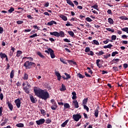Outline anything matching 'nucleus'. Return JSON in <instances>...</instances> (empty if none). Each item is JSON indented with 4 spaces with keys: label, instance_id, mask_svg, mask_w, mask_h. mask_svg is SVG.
I'll use <instances>...</instances> for the list:
<instances>
[{
    "label": "nucleus",
    "instance_id": "obj_42",
    "mask_svg": "<svg viewBox=\"0 0 128 128\" xmlns=\"http://www.w3.org/2000/svg\"><path fill=\"white\" fill-rule=\"evenodd\" d=\"M121 30H122V32H126L128 34V27L122 28Z\"/></svg>",
    "mask_w": 128,
    "mask_h": 128
},
{
    "label": "nucleus",
    "instance_id": "obj_53",
    "mask_svg": "<svg viewBox=\"0 0 128 128\" xmlns=\"http://www.w3.org/2000/svg\"><path fill=\"white\" fill-rule=\"evenodd\" d=\"M33 28H34V30H40V28L38 26H36V25L33 26Z\"/></svg>",
    "mask_w": 128,
    "mask_h": 128
},
{
    "label": "nucleus",
    "instance_id": "obj_56",
    "mask_svg": "<svg viewBox=\"0 0 128 128\" xmlns=\"http://www.w3.org/2000/svg\"><path fill=\"white\" fill-rule=\"evenodd\" d=\"M40 112H41L42 114H46V111H44V110L41 109Z\"/></svg>",
    "mask_w": 128,
    "mask_h": 128
},
{
    "label": "nucleus",
    "instance_id": "obj_11",
    "mask_svg": "<svg viewBox=\"0 0 128 128\" xmlns=\"http://www.w3.org/2000/svg\"><path fill=\"white\" fill-rule=\"evenodd\" d=\"M67 1V4H69L70 6H71L72 8H74V4L72 3V2L70 0H66Z\"/></svg>",
    "mask_w": 128,
    "mask_h": 128
},
{
    "label": "nucleus",
    "instance_id": "obj_6",
    "mask_svg": "<svg viewBox=\"0 0 128 128\" xmlns=\"http://www.w3.org/2000/svg\"><path fill=\"white\" fill-rule=\"evenodd\" d=\"M49 52L52 58H56V56L54 55V50H52V49L51 48H49Z\"/></svg>",
    "mask_w": 128,
    "mask_h": 128
},
{
    "label": "nucleus",
    "instance_id": "obj_35",
    "mask_svg": "<svg viewBox=\"0 0 128 128\" xmlns=\"http://www.w3.org/2000/svg\"><path fill=\"white\" fill-rule=\"evenodd\" d=\"M16 126H17V128H24V125L22 123H19L16 124Z\"/></svg>",
    "mask_w": 128,
    "mask_h": 128
},
{
    "label": "nucleus",
    "instance_id": "obj_39",
    "mask_svg": "<svg viewBox=\"0 0 128 128\" xmlns=\"http://www.w3.org/2000/svg\"><path fill=\"white\" fill-rule=\"evenodd\" d=\"M103 56L104 58H105V60H108V58L110 56V54H107L106 55H104Z\"/></svg>",
    "mask_w": 128,
    "mask_h": 128
},
{
    "label": "nucleus",
    "instance_id": "obj_54",
    "mask_svg": "<svg viewBox=\"0 0 128 128\" xmlns=\"http://www.w3.org/2000/svg\"><path fill=\"white\" fill-rule=\"evenodd\" d=\"M36 36H38V34H34L30 36V38H36Z\"/></svg>",
    "mask_w": 128,
    "mask_h": 128
},
{
    "label": "nucleus",
    "instance_id": "obj_5",
    "mask_svg": "<svg viewBox=\"0 0 128 128\" xmlns=\"http://www.w3.org/2000/svg\"><path fill=\"white\" fill-rule=\"evenodd\" d=\"M14 102L18 108H20V104H22V102H20V98H18L14 100Z\"/></svg>",
    "mask_w": 128,
    "mask_h": 128
},
{
    "label": "nucleus",
    "instance_id": "obj_58",
    "mask_svg": "<svg viewBox=\"0 0 128 128\" xmlns=\"http://www.w3.org/2000/svg\"><path fill=\"white\" fill-rule=\"evenodd\" d=\"M2 116V107L0 108V116Z\"/></svg>",
    "mask_w": 128,
    "mask_h": 128
},
{
    "label": "nucleus",
    "instance_id": "obj_45",
    "mask_svg": "<svg viewBox=\"0 0 128 128\" xmlns=\"http://www.w3.org/2000/svg\"><path fill=\"white\" fill-rule=\"evenodd\" d=\"M90 52V48L88 46H87L85 49V52Z\"/></svg>",
    "mask_w": 128,
    "mask_h": 128
},
{
    "label": "nucleus",
    "instance_id": "obj_46",
    "mask_svg": "<svg viewBox=\"0 0 128 128\" xmlns=\"http://www.w3.org/2000/svg\"><path fill=\"white\" fill-rule=\"evenodd\" d=\"M86 20L88 22H92V18H90V17H87L86 18Z\"/></svg>",
    "mask_w": 128,
    "mask_h": 128
},
{
    "label": "nucleus",
    "instance_id": "obj_12",
    "mask_svg": "<svg viewBox=\"0 0 128 128\" xmlns=\"http://www.w3.org/2000/svg\"><path fill=\"white\" fill-rule=\"evenodd\" d=\"M60 18H62V20H63L64 22H66V20H68V17H66V16H64V15L60 14Z\"/></svg>",
    "mask_w": 128,
    "mask_h": 128
},
{
    "label": "nucleus",
    "instance_id": "obj_1",
    "mask_svg": "<svg viewBox=\"0 0 128 128\" xmlns=\"http://www.w3.org/2000/svg\"><path fill=\"white\" fill-rule=\"evenodd\" d=\"M34 92L35 94V96L40 98L44 100H46L48 98H50V94H48V92L46 90L35 86L34 88Z\"/></svg>",
    "mask_w": 128,
    "mask_h": 128
},
{
    "label": "nucleus",
    "instance_id": "obj_41",
    "mask_svg": "<svg viewBox=\"0 0 128 128\" xmlns=\"http://www.w3.org/2000/svg\"><path fill=\"white\" fill-rule=\"evenodd\" d=\"M54 74H55V76H56L57 77L61 76L60 74V72H57L56 70H55Z\"/></svg>",
    "mask_w": 128,
    "mask_h": 128
},
{
    "label": "nucleus",
    "instance_id": "obj_20",
    "mask_svg": "<svg viewBox=\"0 0 128 128\" xmlns=\"http://www.w3.org/2000/svg\"><path fill=\"white\" fill-rule=\"evenodd\" d=\"M69 120H66L64 122H63V123L61 124V126H62V128H64V126H66V124H68V122Z\"/></svg>",
    "mask_w": 128,
    "mask_h": 128
},
{
    "label": "nucleus",
    "instance_id": "obj_21",
    "mask_svg": "<svg viewBox=\"0 0 128 128\" xmlns=\"http://www.w3.org/2000/svg\"><path fill=\"white\" fill-rule=\"evenodd\" d=\"M0 56L2 60H4V58H6V54L4 53L0 52Z\"/></svg>",
    "mask_w": 128,
    "mask_h": 128
},
{
    "label": "nucleus",
    "instance_id": "obj_22",
    "mask_svg": "<svg viewBox=\"0 0 128 128\" xmlns=\"http://www.w3.org/2000/svg\"><path fill=\"white\" fill-rule=\"evenodd\" d=\"M60 92H64V90H66V86L64 85V84H62V88L60 90Z\"/></svg>",
    "mask_w": 128,
    "mask_h": 128
},
{
    "label": "nucleus",
    "instance_id": "obj_60",
    "mask_svg": "<svg viewBox=\"0 0 128 128\" xmlns=\"http://www.w3.org/2000/svg\"><path fill=\"white\" fill-rule=\"evenodd\" d=\"M25 58H27V60H30L31 61L34 60V58L32 57H25Z\"/></svg>",
    "mask_w": 128,
    "mask_h": 128
},
{
    "label": "nucleus",
    "instance_id": "obj_29",
    "mask_svg": "<svg viewBox=\"0 0 128 128\" xmlns=\"http://www.w3.org/2000/svg\"><path fill=\"white\" fill-rule=\"evenodd\" d=\"M92 44H96V46H100V42H98V40H94L92 42Z\"/></svg>",
    "mask_w": 128,
    "mask_h": 128
},
{
    "label": "nucleus",
    "instance_id": "obj_7",
    "mask_svg": "<svg viewBox=\"0 0 128 128\" xmlns=\"http://www.w3.org/2000/svg\"><path fill=\"white\" fill-rule=\"evenodd\" d=\"M6 104H8L10 110H12L14 109V106L8 100H6Z\"/></svg>",
    "mask_w": 128,
    "mask_h": 128
},
{
    "label": "nucleus",
    "instance_id": "obj_28",
    "mask_svg": "<svg viewBox=\"0 0 128 128\" xmlns=\"http://www.w3.org/2000/svg\"><path fill=\"white\" fill-rule=\"evenodd\" d=\"M68 34L72 38H74V33L72 31H68Z\"/></svg>",
    "mask_w": 128,
    "mask_h": 128
},
{
    "label": "nucleus",
    "instance_id": "obj_30",
    "mask_svg": "<svg viewBox=\"0 0 128 128\" xmlns=\"http://www.w3.org/2000/svg\"><path fill=\"white\" fill-rule=\"evenodd\" d=\"M59 36H60V38H64V32L63 31H60L59 32Z\"/></svg>",
    "mask_w": 128,
    "mask_h": 128
},
{
    "label": "nucleus",
    "instance_id": "obj_31",
    "mask_svg": "<svg viewBox=\"0 0 128 128\" xmlns=\"http://www.w3.org/2000/svg\"><path fill=\"white\" fill-rule=\"evenodd\" d=\"M108 22H109L110 24H114V20L112 18H108Z\"/></svg>",
    "mask_w": 128,
    "mask_h": 128
},
{
    "label": "nucleus",
    "instance_id": "obj_2",
    "mask_svg": "<svg viewBox=\"0 0 128 128\" xmlns=\"http://www.w3.org/2000/svg\"><path fill=\"white\" fill-rule=\"evenodd\" d=\"M36 63L30 61H26L24 62V66L26 68V70H30L34 66V68L36 67Z\"/></svg>",
    "mask_w": 128,
    "mask_h": 128
},
{
    "label": "nucleus",
    "instance_id": "obj_26",
    "mask_svg": "<svg viewBox=\"0 0 128 128\" xmlns=\"http://www.w3.org/2000/svg\"><path fill=\"white\" fill-rule=\"evenodd\" d=\"M30 100L32 102V104H36V99H34V96H30Z\"/></svg>",
    "mask_w": 128,
    "mask_h": 128
},
{
    "label": "nucleus",
    "instance_id": "obj_64",
    "mask_svg": "<svg viewBox=\"0 0 128 128\" xmlns=\"http://www.w3.org/2000/svg\"><path fill=\"white\" fill-rule=\"evenodd\" d=\"M4 32V28L0 27V34H2Z\"/></svg>",
    "mask_w": 128,
    "mask_h": 128
},
{
    "label": "nucleus",
    "instance_id": "obj_38",
    "mask_svg": "<svg viewBox=\"0 0 128 128\" xmlns=\"http://www.w3.org/2000/svg\"><path fill=\"white\" fill-rule=\"evenodd\" d=\"M84 108L86 110L87 112H90V108L86 105H84Z\"/></svg>",
    "mask_w": 128,
    "mask_h": 128
},
{
    "label": "nucleus",
    "instance_id": "obj_4",
    "mask_svg": "<svg viewBox=\"0 0 128 128\" xmlns=\"http://www.w3.org/2000/svg\"><path fill=\"white\" fill-rule=\"evenodd\" d=\"M46 120H44V118H40L39 120L36 121V124L38 126H40V124H44Z\"/></svg>",
    "mask_w": 128,
    "mask_h": 128
},
{
    "label": "nucleus",
    "instance_id": "obj_40",
    "mask_svg": "<svg viewBox=\"0 0 128 128\" xmlns=\"http://www.w3.org/2000/svg\"><path fill=\"white\" fill-rule=\"evenodd\" d=\"M77 76H78L79 78H84V76H82L80 73H78Z\"/></svg>",
    "mask_w": 128,
    "mask_h": 128
},
{
    "label": "nucleus",
    "instance_id": "obj_14",
    "mask_svg": "<svg viewBox=\"0 0 128 128\" xmlns=\"http://www.w3.org/2000/svg\"><path fill=\"white\" fill-rule=\"evenodd\" d=\"M100 112V111L98 110V108H96V110L94 111V116H96V118H98V113Z\"/></svg>",
    "mask_w": 128,
    "mask_h": 128
},
{
    "label": "nucleus",
    "instance_id": "obj_8",
    "mask_svg": "<svg viewBox=\"0 0 128 128\" xmlns=\"http://www.w3.org/2000/svg\"><path fill=\"white\" fill-rule=\"evenodd\" d=\"M50 34L56 36V38H60V33L58 32H50Z\"/></svg>",
    "mask_w": 128,
    "mask_h": 128
},
{
    "label": "nucleus",
    "instance_id": "obj_51",
    "mask_svg": "<svg viewBox=\"0 0 128 128\" xmlns=\"http://www.w3.org/2000/svg\"><path fill=\"white\" fill-rule=\"evenodd\" d=\"M0 100H4V94H2V92L0 93Z\"/></svg>",
    "mask_w": 128,
    "mask_h": 128
},
{
    "label": "nucleus",
    "instance_id": "obj_43",
    "mask_svg": "<svg viewBox=\"0 0 128 128\" xmlns=\"http://www.w3.org/2000/svg\"><path fill=\"white\" fill-rule=\"evenodd\" d=\"M52 122V120L50 119L49 118H47L46 120V124H48Z\"/></svg>",
    "mask_w": 128,
    "mask_h": 128
},
{
    "label": "nucleus",
    "instance_id": "obj_63",
    "mask_svg": "<svg viewBox=\"0 0 128 128\" xmlns=\"http://www.w3.org/2000/svg\"><path fill=\"white\" fill-rule=\"evenodd\" d=\"M107 12L108 14H112V10L110 9L108 10Z\"/></svg>",
    "mask_w": 128,
    "mask_h": 128
},
{
    "label": "nucleus",
    "instance_id": "obj_47",
    "mask_svg": "<svg viewBox=\"0 0 128 128\" xmlns=\"http://www.w3.org/2000/svg\"><path fill=\"white\" fill-rule=\"evenodd\" d=\"M67 24H66V26H72V24H70V22H67Z\"/></svg>",
    "mask_w": 128,
    "mask_h": 128
},
{
    "label": "nucleus",
    "instance_id": "obj_59",
    "mask_svg": "<svg viewBox=\"0 0 128 128\" xmlns=\"http://www.w3.org/2000/svg\"><path fill=\"white\" fill-rule=\"evenodd\" d=\"M112 68H113L114 70V72H116V71L118 70V68L117 66H114Z\"/></svg>",
    "mask_w": 128,
    "mask_h": 128
},
{
    "label": "nucleus",
    "instance_id": "obj_3",
    "mask_svg": "<svg viewBox=\"0 0 128 128\" xmlns=\"http://www.w3.org/2000/svg\"><path fill=\"white\" fill-rule=\"evenodd\" d=\"M72 118L75 122H78L80 118H82V116L80 114H74L72 116Z\"/></svg>",
    "mask_w": 128,
    "mask_h": 128
},
{
    "label": "nucleus",
    "instance_id": "obj_25",
    "mask_svg": "<svg viewBox=\"0 0 128 128\" xmlns=\"http://www.w3.org/2000/svg\"><path fill=\"white\" fill-rule=\"evenodd\" d=\"M70 108V104L68 103H65L64 104V110H66V108Z\"/></svg>",
    "mask_w": 128,
    "mask_h": 128
},
{
    "label": "nucleus",
    "instance_id": "obj_10",
    "mask_svg": "<svg viewBox=\"0 0 128 128\" xmlns=\"http://www.w3.org/2000/svg\"><path fill=\"white\" fill-rule=\"evenodd\" d=\"M51 108L52 110H56V108H58V105L56 104V102H54V104L51 106Z\"/></svg>",
    "mask_w": 128,
    "mask_h": 128
},
{
    "label": "nucleus",
    "instance_id": "obj_18",
    "mask_svg": "<svg viewBox=\"0 0 128 128\" xmlns=\"http://www.w3.org/2000/svg\"><path fill=\"white\" fill-rule=\"evenodd\" d=\"M96 54H97L98 56H102V54H104V52L102 50H100L99 52H96Z\"/></svg>",
    "mask_w": 128,
    "mask_h": 128
},
{
    "label": "nucleus",
    "instance_id": "obj_55",
    "mask_svg": "<svg viewBox=\"0 0 128 128\" xmlns=\"http://www.w3.org/2000/svg\"><path fill=\"white\" fill-rule=\"evenodd\" d=\"M84 74L86 76L87 78H90V74H88V72H84Z\"/></svg>",
    "mask_w": 128,
    "mask_h": 128
},
{
    "label": "nucleus",
    "instance_id": "obj_50",
    "mask_svg": "<svg viewBox=\"0 0 128 128\" xmlns=\"http://www.w3.org/2000/svg\"><path fill=\"white\" fill-rule=\"evenodd\" d=\"M17 24H24V21L22 20H18L16 22Z\"/></svg>",
    "mask_w": 128,
    "mask_h": 128
},
{
    "label": "nucleus",
    "instance_id": "obj_44",
    "mask_svg": "<svg viewBox=\"0 0 128 128\" xmlns=\"http://www.w3.org/2000/svg\"><path fill=\"white\" fill-rule=\"evenodd\" d=\"M116 54H118V52L116 51L112 52V56H116Z\"/></svg>",
    "mask_w": 128,
    "mask_h": 128
},
{
    "label": "nucleus",
    "instance_id": "obj_17",
    "mask_svg": "<svg viewBox=\"0 0 128 128\" xmlns=\"http://www.w3.org/2000/svg\"><path fill=\"white\" fill-rule=\"evenodd\" d=\"M24 90H25V92L26 94H30V87H24L23 88Z\"/></svg>",
    "mask_w": 128,
    "mask_h": 128
},
{
    "label": "nucleus",
    "instance_id": "obj_37",
    "mask_svg": "<svg viewBox=\"0 0 128 128\" xmlns=\"http://www.w3.org/2000/svg\"><path fill=\"white\" fill-rule=\"evenodd\" d=\"M64 74H65V76H66V80H68L72 78L70 75V74H68L66 72H65Z\"/></svg>",
    "mask_w": 128,
    "mask_h": 128
},
{
    "label": "nucleus",
    "instance_id": "obj_27",
    "mask_svg": "<svg viewBox=\"0 0 128 128\" xmlns=\"http://www.w3.org/2000/svg\"><path fill=\"white\" fill-rule=\"evenodd\" d=\"M88 98H86L82 100V104L84 106H86V104L88 103Z\"/></svg>",
    "mask_w": 128,
    "mask_h": 128
},
{
    "label": "nucleus",
    "instance_id": "obj_13",
    "mask_svg": "<svg viewBox=\"0 0 128 128\" xmlns=\"http://www.w3.org/2000/svg\"><path fill=\"white\" fill-rule=\"evenodd\" d=\"M48 26H52V24H56V21L51 20L50 22H48L47 24Z\"/></svg>",
    "mask_w": 128,
    "mask_h": 128
},
{
    "label": "nucleus",
    "instance_id": "obj_62",
    "mask_svg": "<svg viewBox=\"0 0 128 128\" xmlns=\"http://www.w3.org/2000/svg\"><path fill=\"white\" fill-rule=\"evenodd\" d=\"M108 42H110V40L109 39H106V40H105V41H104L103 42L105 44H108Z\"/></svg>",
    "mask_w": 128,
    "mask_h": 128
},
{
    "label": "nucleus",
    "instance_id": "obj_9",
    "mask_svg": "<svg viewBox=\"0 0 128 128\" xmlns=\"http://www.w3.org/2000/svg\"><path fill=\"white\" fill-rule=\"evenodd\" d=\"M72 104H73L75 108H78L80 106H78V102L77 100H73Z\"/></svg>",
    "mask_w": 128,
    "mask_h": 128
},
{
    "label": "nucleus",
    "instance_id": "obj_33",
    "mask_svg": "<svg viewBox=\"0 0 128 128\" xmlns=\"http://www.w3.org/2000/svg\"><path fill=\"white\" fill-rule=\"evenodd\" d=\"M13 12H14V8L12 6L10 8V10H8V12H9V14H12Z\"/></svg>",
    "mask_w": 128,
    "mask_h": 128
},
{
    "label": "nucleus",
    "instance_id": "obj_52",
    "mask_svg": "<svg viewBox=\"0 0 128 128\" xmlns=\"http://www.w3.org/2000/svg\"><path fill=\"white\" fill-rule=\"evenodd\" d=\"M92 8H94L95 10H98V5H94L93 6H92Z\"/></svg>",
    "mask_w": 128,
    "mask_h": 128
},
{
    "label": "nucleus",
    "instance_id": "obj_57",
    "mask_svg": "<svg viewBox=\"0 0 128 128\" xmlns=\"http://www.w3.org/2000/svg\"><path fill=\"white\" fill-rule=\"evenodd\" d=\"M27 18H30V20L34 19V18H32V16L30 14H28Z\"/></svg>",
    "mask_w": 128,
    "mask_h": 128
},
{
    "label": "nucleus",
    "instance_id": "obj_24",
    "mask_svg": "<svg viewBox=\"0 0 128 128\" xmlns=\"http://www.w3.org/2000/svg\"><path fill=\"white\" fill-rule=\"evenodd\" d=\"M14 70H12L10 74V78H14Z\"/></svg>",
    "mask_w": 128,
    "mask_h": 128
},
{
    "label": "nucleus",
    "instance_id": "obj_34",
    "mask_svg": "<svg viewBox=\"0 0 128 128\" xmlns=\"http://www.w3.org/2000/svg\"><path fill=\"white\" fill-rule=\"evenodd\" d=\"M113 46L112 44H109L108 46H104V48H112Z\"/></svg>",
    "mask_w": 128,
    "mask_h": 128
},
{
    "label": "nucleus",
    "instance_id": "obj_49",
    "mask_svg": "<svg viewBox=\"0 0 128 128\" xmlns=\"http://www.w3.org/2000/svg\"><path fill=\"white\" fill-rule=\"evenodd\" d=\"M60 61L62 62L63 64H66V62L62 58H60Z\"/></svg>",
    "mask_w": 128,
    "mask_h": 128
},
{
    "label": "nucleus",
    "instance_id": "obj_15",
    "mask_svg": "<svg viewBox=\"0 0 128 128\" xmlns=\"http://www.w3.org/2000/svg\"><path fill=\"white\" fill-rule=\"evenodd\" d=\"M21 54H22V51L18 50L16 52V56H17V58H20Z\"/></svg>",
    "mask_w": 128,
    "mask_h": 128
},
{
    "label": "nucleus",
    "instance_id": "obj_16",
    "mask_svg": "<svg viewBox=\"0 0 128 128\" xmlns=\"http://www.w3.org/2000/svg\"><path fill=\"white\" fill-rule=\"evenodd\" d=\"M68 64H71V66H72V64H74V66H76V62L72 60H68Z\"/></svg>",
    "mask_w": 128,
    "mask_h": 128
},
{
    "label": "nucleus",
    "instance_id": "obj_36",
    "mask_svg": "<svg viewBox=\"0 0 128 128\" xmlns=\"http://www.w3.org/2000/svg\"><path fill=\"white\" fill-rule=\"evenodd\" d=\"M38 56H40V58H44V56H43L42 54V52H36Z\"/></svg>",
    "mask_w": 128,
    "mask_h": 128
},
{
    "label": "nucleus",
    "instance_id": "obj_32",
    "mask_svg": "<svg viewBox=\"0 0 128 128\" xmlns=\"http://www.w3.org/2000/svg\"><path fill=\"white\" fill-rule=\"evenodd\" d=\"M120 20H128V18L126 16H121L120 17Z\"/></svg>",
    "mask_w": 128,
    "mask_h": 128
},
{
    "label": "nucleus",
    "instance_id": "obj_61",
    "mask_svg": "<svg viewBox=\"0 0 128 128\" xmlns=\"http://www.w3.org/2000/svg\"><path fill=\"white\" fill-rule=\"evenodd\" d=\"M64 42H70V40L68 38L64 39Z\"/></svg>",
    "mask_w": 128,
    "mask_h": 128
},
{
    "label": "nucleus",
    "instance_id": "obj_19",
    "mask_svg": "<svg viewBox=\"0 0 128 128\" xmlns=\"http://www.w3.org/2000/svg\"><path fill=\"white\" fill-rule=\"evenodd\" d=\"M23 80H28V74L26 73L24 74Z\"/></svg>",
    "mask_w": 128,
    "mask_h": 128
},
{
    "label": "nucleus",
    "instance_id": "obj_23",
    "mask_svg": "<svg viewBox=\"0 0 128 128\" xmlns=\"http://www.w3.org/2000/svg\"><path fill=\"white\" fill-rule=\"evenodd\" d=\"M100 59H98L96 60V66L99 68H102V66H100Z\"/></svg>",
    "mask_w": 128,
    "mask_h": 128
},
{
    "label": "nucleus",
    "instance_id": "obj_48",
    "mask_svg": "<svg viewBox=\"0 0 128 128\" xmlns=\"http://www.w3.org/2000/svg\"><path fill=\"white\" fill-rule=\"evenodd\" d=\"M116 40V36L112 35V40Z\"/></svg>",
    "mask_w": 128,
    "mask_h": 128
}]
</instances>
